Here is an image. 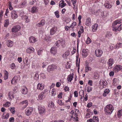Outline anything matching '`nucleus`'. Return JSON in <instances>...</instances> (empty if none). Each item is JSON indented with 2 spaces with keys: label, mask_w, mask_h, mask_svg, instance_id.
Wrapping results in <instances>:
<instances>
[{
  "label": "nucleus",
  "mask_w": 122,
  "mask_h": 122,
  "mask_svg": "<svg viewBox=\"0 0 122 122\" xmlns=\"http://www.w3.org/2000/svg\"><path fill=\"white\" fill-rule=\"evenodd\" d=\"M122 22V20L118 19L113 22L112 24V30L115 32L120 31L122 29V23L119 24Z\"/></svg>",
  "instance_id": "nucleus-1"
},
{
  "label": "nucleus",
  "mask_w": 122,
  "mask_h": 122,
  "mask_svg": "<svg viewBox=\"0 0 122 122\" xmlns=\"http://www.w3.org/2000/svg\"><path fill=\"white\" fill-rule=\"evenodd\" d=\"M114 109L113 106L111 104L107 105L105 107L104 112L106 115L111 114Z\"/></svg>",
  "instance_id": "nucleus-2"
},
{
  "label": "nucleus",
  "mask_w": 122,
  "mask_h": 122,
  "mask_svg": "<svg viewBox=\"0 0 122 122\" xmlns=\"http://www.w3.org/2000/svg\"><path fill=\"white\" fill-rule=\"evenodd\" d=\"M60 44L62 47H64L65 45V41L64 40L62 39L61 40H58L56 41L55 44V46L58 47H59Z\"/></svg>",
  "instance_id": "nucleus-3"
},
{
  "label": "nucleus",
  "mask_w": 122,
  "mask_h": 122,
  "mask_svg": "<svg viewBox=\"0 0 122 122\" xmlns=\"http://www.w3.org/2000/svg\"><path fill=\"white\" fill-rule=\"evenodd\" d=\"M57 67L56 65L52 64L48 66L47 68V70L49 72L53 71L55 69H57Z\"/></svg>",
  "instance_id": "nucleus-4"
},
{
  "label": "nucleus",
  "mask_w": 122,
  "mask_h": 122,
  "mask_svg": "<svg viewBox=\"0 0 122 122\" xmlns=\"http://www.w3.org/2000/svg\"><path fill=\"white\" fill-rule=\"evenodd\" d=\"M39 112L41 115H43L45 112V107L41 105H39L38 107Z\"/></svg>",
  "instance_id": "nucleus-5"
},
{
  "label": "nucleus",
  "mask_w": 122,
  "mask_h": 122,
  "mask_svg": "<svg viewBox=\"0 0 122 122\" xmlns=\"http://www.w3.org/2000/svg\"><path fill=\"white\" fill-rule=\"evenodd\" d=\"M120 71H122V66L117 65L113 68V71L115 73H117Z\"/></svg>",
  "instance_id": "nucleus-6"
},
{
  "label": "nucleus",
  "mask_w": 122,
  "mask_h": 122,
  "mask_svg": "<svg viewBox=\"0 0 122 122\" xmlns=\"http://www.w3.org/2000/svg\"><path fill=\"white\" fill-rule=\"evenodd\" d=\"M96 56L98 57H101L103 53L102 50L99 49H97L95 51Z\"/></svg>",
  "instance_id": "nucleus-7"
},
{
  "label": "nucleus",
  "mask_w": 122,
  "mask_h": 122,
  "mask_svg": "<svg viewBox=\"0 0 122 122\" xmlns=\"http://www.w3.org/2000/svg\"><path fill=\"white\" fill-rule=\"evenodd\" d=\"M20 28L21 27L19 25L14 26L12 28V31L14 33L18 32L20 30Z\"/></svg>",
  "instance_id": "nucleus-8"
},
{
  "label": "nucleus",
  "mask_w": 122,
  "mask_h": 122,
  "mask_svg": "<svg viewBox=\"0 0 122 122\" xmlns=\"http://www.w3.org/2000/svg\"><path fill=\"white\" fill-rule=\"evenodd\" d=\"M33 111V109L32 107H28L26 108L25 110L26 114L29 116L31 114Z\"/></svg>",
  "instance_id": "nucleus-9"
},
{
  "label": "nucleus",
  "mask_w": 122,
  "mask_h": 122,
  "mask_svg": "<svg viewBox=\"0 0 122 122\" xmlns=\"http://www.w3.org/2000/svg\"><path fill=\"white\" fill-rule=\"evenodd\" d=\"M11 17L13 19H16L18 17L17 12L15 11H12L11 13Z\"/></svg>",
  "instance_id": "nucleus-10"
},
{
  "label": "nucleus",
  "mask_w": 122,
  "mask_h": 122,
  "mask_svg": "<svg viewBox=\"0 0 122 122\" xmlns=\"http://www.w3.org/2000/svg\"><path fill=\"white\" fill-rule=\"evenodd\" d=\"M99 84L102 86V88H105L107 84V82L105 81L101 80L99 81Z\"/></svg>",
  "instance_id": "nucleus-11"
},
{
  "label": "nucleus",
  "mask_w": 122,
  "mask_h": 122,
  "mask_svg": "<svg viewBox=\"0 0 122 122\" xmlns=\"http://www.w3.org/2000/svg\"><path fill=\"white\" fill-rule=\"evenodd\" d=\"M113 60L112 58H110L108 60L107 62V64L108 65V69H110L112 68V64L113 63Z\"/></svg>",
  "instance_id": "nucleus-12"
},
{
  "label": "nucleus",
  "mask_w": 122,
  "mask_h": 122,
  "mask_svg": "<svg viewBox=\"0 0 122 122\" xmlns=\"http://www.w3.org/2000/svg\"><path fill=\"white\" fill-rule=\"evenodd\" d=\"M88 50L87 49H83L82 50V55L83 57H85L88 55Z\"/></svg>",
  "instance_id": "nucleus-13"
},
{
  "label": "nucleus",
  "mask_w": 122,
  "mask_h": 122,
  "mask_svg": "<svg viewBox=\"0 0 122 122\" xmlns=\"http://www.w3.org/2000/svg\"><path fill=\"white\" fill-rule=\"evenodd\" d=\"M18 78L17 76H15L12 79L11 83L13 84H16L18 81Z\"/></svg>",
  "instance_id": "nucleus-14"
},
{
  "label": "nucleus",
  "mask_w": 122,
  "mask_h": 122,
  "mask_svg": "<svg viewBox=\"0 0 122 122\" xmlns=\"http://www.w3.org/2000/svg\"><path fill=\"white\" fill-rule=\"evenodd\" d=\"M51 53L53 55H55L57 53V49L56 47H52L50 49Z\"/></svg>",
  "instance_id": "nucleus-15"
},
{
  "label": "nucleus",
  "mask_w": 122,
  "mask_h": 122,
  "mask_svg": "<svg viewBox=\"0 0 122 122\" xmlns=\"http://www.w3.org/2000/svg\"><path fill=\"white\" fill-rule=\"evenodd\" d=\"M57 29V27L56 26L52 27L50 30V34L53 35L56 32Z\"/></svg>",
  "instance_id": "nucleus-16"
},
{
  "label": "nucleus",
  "mask_w": 122,
  "mask_h": 122,
  "mask_svg": "<svg viewBox=\"0 0 122 122\" xmlns=\"http://www.w3.org/2000/svg\"><path fill=\"white\" fill-rule=\"evenodd\" d=\"M28 92V90L25 86H24L22 88V93L24 94H27Z\"/></svg>",
  "instance_id": "nucleus-17"
},
{
  "label": "nucleus",
  "mask_w": 122,
  "mask_h": 122,
  "mask_svg": "<svg viewBox=\"0 0 122 122\" xmlns=\"http://www.w3.org/2000/svg\"><path fill=\"white\" fill-rule=\"evenodd\" d=\"M29 40L30 43H34L36 41V39L33 36L30 37L29 38Z\"/></svg>",
  "instance_id": "nucleus-18"
},
{
  "label": "nucleus",
  "mask_w": 122,
  "mask_h": 122,
  "mask_svg": "<svg viewBox=\"0 0 122 122\" xmlns=\"http://www.w3.org/2000/svg\"><path fill=\"white\" fill-rule=\"evenodd\" d=\"M45 23V21L44 20H42L40 23L37 24L36 25L38 27H41Z\"/></svg>",
  "instance_id": "nucleus-19"
},
{
  "label": "nucleus",
  "mask_w": 122,
  "mask_h": 122,
  "mask_svg": "<svg viewBox=\"0 0 122 122\" xmlns=\"http://www.w3.org/2000/svg\"><path fill=\"white\" fill-rule=\"evenodd\" d=\"M34 51V49L32 47H30L27 49L26 52L28 53H30L33 52Z\"/></svg>",
  "instance_id": "nucleus-20"
},
{
  "label": "nucleus",
  "mask_w": 122,
  "mask_h": 122,
  "mask_svg": "<svg viewBox=\"0 0 122 122\" xmlns=\"http://www.w3.org/2000/svg\"><path fill=\"white\" fill-rule=\"evenodd\" d=\"M44 86L42 84L39 83L37 85V89L38 90H43L44 88Z\"/></svg>",
  "instance_id": "nucleus-21"
},
{
  "label": "nucleus",
  "mask_w": 122,
  "mask_h": 122,
  "mask_svg": "<svg viewBox=\"0 0 122 122\" xmlns=\"http://www.w3.org/2000/svg\"><path fill=\"white\" fill-rule=\"evenodd\" d=\"M59 6L61 8L65 6L66 4L65 3L64 1H60L59 3Z\"/></svg>",
  "instance_id": "nucleus-22"
},
{
  "label": "nucleus",
  "mask_w": 122,
  "mask_h": 122,
  "mask_svg": "<svg viewBox=\"0 0 122 122\" xmlns=\"http://www.w3.org/2000/svg\"><path fill=\"white\" fill-rule=\"evenodd\" d=\"M46 95L44 94V92H41L40 93L38 96V98L40 100H42L45 97Z\"/></svg>",
  "instance_id": "nucleus-23"
},
{
  "label": "nucleus",
  "mask_w": 122,
  "mask_h": 122,
  "mask_svg": "<svg viewBox=\"0 0 122 122\" xmlns=\"http://www.w3.org/2000/svg\"><path fill=\"white\" fill-rule=\"evenodd\" d=\"M104 5L105 7L107 8L110 9L112 7L111 4H110L109 2L107 1L106 2Z\"/></svg>",
  "instance_id": "nucleus-24"
},
{
  "label": "nucleus",
  "mask_w": 122,
  "mask_h": 122,
  "mask_svg": "<svg viewBox=\"0 0 122 122\" xmlns=\"http://www.w3.org/2000/svg\"><path fill=\"white\" fill-rule=\"evenodd\" d=\"M98 26V25L97 24H96L93 25L92 27V31L93 32H95L97 29Z\"/></svg>",
  "instance_id": "nucleus-25"
},
{
  "label": "nucleus",
  "mask_w": 122,
  "mask_h": 122,
  "mask_svg": "<svg viewBox=\"0 0 122 122\" xmlns=\"http://www.w3.org/2000/svg\"><path fill=\"white\" fill-rule=\"evenodd\" d=\"M38 8L36 6L33 7L31 9V12L32 13H36L38 11Z\"/></svg>",
  "instance_id": "nucleus-26"
},
{
  "label": "nucleus",
  "mask_w": 122,
  "mask_h": 122,
  "mask_svg": "<svg viewBox=\"0 0 122 122\" xmlns=\"http://www.w3.org/2000/svg\"><path fill=\"white\" fill-rule=\"evenodd\" d=\"M7 45L9 47H11L13 45V42L10 40H9L7 41Z\"/></svg>",
  "instance_id": "nucleus-27"
},
{
  "label": "nucleus",
  "mask_w": 122,
  "mask_h": 122,
  "mask_svg": "<svg viewBox=\"0 0 122 122\" xmlns=\"http://www.w3.org/2000/svg\"><path fill=\"white\" fill-rule=\"evenodd\" d=\"M20 104H25L24 107H23V108H24L26 107L28 104V103L27 100H25L23 101L20 102Z\"/></svg>",
  "instance_id": "nucleus-28"
},
{
  "label": "nucleus",
  "mask_w": 122,
  "mask_h": 122,
  "mask_svg": "<svg viewBox=\"0 0 122 122\" xmlns=\"http://www.w3.org/2000/svg\"><path fill=\"white\" fill-rule=\"evenodd\" d=\"M110 90L108 89H106L104 92V93L103 94V96L104 97H106L107 95L109 93Z\"/></svg>",
  "instance_id": "nucleus-29"
},
{
  "label": "nucleus",
  "mask_w": 122,
  "mask_h": 122,
  "mask_svg": "<svg viewBox=\"0 0 122 122\" xmlns=\"http://www.w3.org/2000/svg\"><path fill=\"white\" fill-rule=\"evenodd\" d=\"M23 62L25 65L27 66L30 64V62L28 61V59L27 57H26L25 59L23 60Z\"/></svg>",
  "instance_id": "nucleus-30"
},
{
  "label": "nucleus",
  "mask_w": 122,
  "mask_h": 122,
  "mask_svg": "<svg viewBox=\"0 0 122 122\" xmlns=\"http://www.w3.org/2000/svg\"><path fill=\"white\" fill-rule=\"evenodd\" d=\"M86 24V25L88 26L91 25V19L90 18H88L87 19Z\"/></svg>",
  "instance_id": "nucleus-31"
},
{
  "label": "nucleus",
  "mask_w": 122,
  "mask_h": 122,
  "mask_svg": "<svg viewBox=\"0 0 122 122\" xmlns=\"http://www.w3.org/2000/svg\"><path fill=\"white\" fill-rule=\"evenodd\" d=\"M9 116V114L7 113L5 114V113H3L2 115V118L4 119H8Z\"/></svg>",
  "instance_id": "nucleus-32"
},
{
  "label": "nucleus",
  "mask_w": 122,
  "mask_h": 122,
  "mask_svg": "<svg viewBox=\"0 0 122 122\" xmlns=\"http://www.w3.org/2000/svg\"><path fill=\"white\" fill-rule=\"evenodd\" d=\"M5 74L4 75V77L5 80H6L8 78V72L5 70L4 71Z\"/></svg>",
  "instance_id": "nucleus-33"
},
{
  "label": "nucleus",
  "mask_w": 122,
  "mask_h": 122,
  "mask_svg": "<svg viewBox=\"0 0 122 122\" xmlns=\"http://www.w3.org/2000/svg\"><path fill=\"white\" fill-rule=\"evenodd\" d=\"M73 78V75H72L70 74L68 76V78H67V80L68 81L71 82Z\"/></svg>",
  "instance_id": "nucleus-34"
},
{
  "label": "nucleus",
  "mask_w": 122,
  "mask_h": 122,
  "mask_svg": "<svg viewBox=\"0 0 122 122\" xmlns=\"http://www.w3.org/2000/svg\"><path fill=\"white\" fill-rule=\"evenodd\" d=\"M94 76L96 79H97L99 77V75L97 72L94 73Z\"/></svg>",
  "instance_id": "nucleus-35"
},
{
  "label": "nucleus",
  "mask_w": 122,
  "mask_h": 122,
  "mask_svg": "<svg viewBox=\"0 0 122 122\" xmlns=\"http://www.w3.org/2000/svg\"><path fill=\"white\" fill-rule=\"evenodd\" d=\"M91 67H89L87 65H86V66L85 71L86 72H88L89 71H91Z\"/></svg>",
  "instance_id": "nucleus-36"
},
{
  "label": "nucleus",
  "mask_w": 122,
  "mask_h": 122,
  "mask_svg": "<svg viewBox=\"0 0 122 122\" xmlns=\"http://www.w3.org/2000/svg\"><path fill=\"white\" fill-rule=\"evenodd\" d=\"M117 115L118 117H120L122 115V109L118 111Z\"/></svg>",
  "instance_id": "nucleus-37"
},
{
  "label": "nucleus",
  "mask_w": 122,
  "mask_h": 122,
  "mask_svg": "<svg viewBox=\"0 0 122 122\" xmlns=\"http://www.w3.org/2000/svg\"><path fill=\"white\" fill-rule=\"evenodd\" d=\"M9 109L10 110L12 114H14L15 113V110L14 109V107H10L9 108Z\"/></svg>",
  "instance_id": "nucleus-38"
},
{
  "label": "nucleus",
  "mask_w": 122,
  "mask_h": 122,
  "mask_svg": "<svg viewBox=\"0 0 122 122\" xmlns=\"http://www.w3.org/2000/svg\"><path fill=\"white\" fill-rule=\"evenodd\" d=\"M79 95L81 96V99L82 98V97H84V92L83 90H81L80 91L79 93Z\"/></svg>",
  "instance_id": "nucleus-39"
},
{
  "label": "nucleus",
  "mask_w": 122,
  "mask_h": 122,
  "mask_svg": "<svg viewBox=\"0 0 122 122\" xmlns=\"http://www.w3.org/2000/svg\"><path fill=\"white\" fill-rule=\"evenodd\" d=\"M5 21L4 26L5 27H6L9 24V21L8 19H6L5 20Z\"/></svg>",
  "instance_id": "nucleus-40"
},
{
  "label": "nucleus",
  "mask_w": 122,
  "mask_h": 122,
  "mask_svg": "<svg viewBox=\"0 0 122 122\" xmlns=\"http://www.w3.org/2000/svg\"><path fill=\"white\" fill-rule=\"evenodd\" d=\"M67 52L68 53L66 54V53L64 54L63 55L62 57H63L64 58H66L67 56H68L70 54L69 52Z\"/></svg>",
  "instance_id": "nucleus-41"
},
{
  "label": "nucleus",
  "mask_w": 122,
  "mask_h": 122,
  "mask_svg": "<svg viewBox=\"0 0 122 122\" xmlns=\"http://www.w3.org/2000/svg\"><path fill=\"white\" fill-rule=\"evenodd\" d=\"M52 95L54 96L56 94V90L55 89H53L51 91Z\"/></svg>",
  "instance_id": "nucleus-42"
},
{
  "label": "nucleus",
  "mask_w": 122,
  "mask_h": 122,
  "mask_svg": "<svg viewBox=\"0 0 122 122\" xmlns=\"http://www.w3.org/2000/svg\"><path fill=\"white\" fill-rule=\"evenodd\" d=\"M39 76L38 73H36L35 75L34 78V79L36 80H37L39 79Z\"/></svg>",
  "instance_id": "nucleus-43"
},
{
  "label": "nucleus",
  "mask_w": 122,
  "mask_h": 122,
  "mask_svg": "<svg viewBox=\"0 0 122 122\" xmlns=\"http://www.w3.org/2000/svg\"><path fill=\"white\" fill-rule=\"evenodd\" d=\"M55 14L57 18H59V12L58 11H56L55 12Z\"/></svg>",
  "instance_id": "nucleus-44"
},
{
  "label": "nucleus",
  "mask_w": 122,
  "mask_h": 122,
  "mask_svg": "<svg viewBox=\"0 0 122 122\" xmlns=\"http://www.w3.org/2000/svg\"><path fill=\"white\" fill-rule=\"evenodd\" d=\"M87 91L88 92H89L91 91L92 89V88L90 86H89L87 87Z\"/></svg>",
  "instance_id": "nucleus-45"
},
{
  "label": "nucleus",
  "mask_w": 122,
  "mask_h": 122,
  "mask_svg": "<svg viewBox=\"0 0 122 122\" xmlns=\"http://www.w3.org/2000/svg\"><path fill=\"white\" fill-rule=\"evenodd\" d=\"M91 42V40L88 37L87 40L86 42L87 44H89Z\"/></svg>",
  "instance_id": "nucleus-46"
},
{
  "label": "nucleus",
  "mask_w": 122,
  "mask_h": 122,
  "mask_svg": "<svg viewBox=\"0 0 122 122\" xmlns=\"http://www.w3.org/2000/svg\"><path fill=\"white\" fill-rule=\"evenodd\" d=\"M57 103L61 105H62L64 104V103L62 102V101L60 100H58Z\"/></svg>",
  "instance_id": "nucleus-47"
},
{
  "label": "nucleus",
  "mask_w": 122,
  "mask_h": 122,
  "mask_svg": "<svg viewBox=\"0 0 122 122\" xmlns=\"http://www.w3.org/2000/svg\"><path fill=\"white\" fill-rule=\"evenodd\" d=\"M78 61L77 58V59L76 60V66H78V72H79V62H78V63H77V61Z\"/></svg>",
  "instance_id": "nucleus-48"
},
{
  "label": "nucleus",
  "mask_w": 122,
  "mask_h": 122,
  "mask_svg": "<svg viewBox=\"0 0 122 122\" xmlns=\"http://www.w3.org/2000/svg\"><path fill=\"white\" fill-rule=\"evenodd\" d=\"M9 120L10 122H14V118L13 117H10L9 119Z\"/></svg>",
  "instance_id": "nucleus-49"
},
{
  "label": "nucleus",
  "mask_w": 122,
  "mask_h": 122,
  "mask_svg": "<svg viewBox=\"0 0 122 122\" xmlns=\"http://www.w3.org/2000/svg\"><path fill=\"white\" fill-rule=\"evenodd\" d=\"M24 19H25V20H26L25 22H26L27 23L29 21V20L28 19V17L27 16H24Z\"/></svg>",
  "instance_id": "nucleus-50"
},
{
  "label": "nucleus",
  "mask_w": 122,
  "mask_h": 122,
  "mask_svg": "<svg viewBox=\"0 0 122 122\" xmlns=\"http://www.w3.org/2000/svg\"><path fill=\"white\" fill-rule=\"evenodd\" d=\"M76 0H71V2L74 6H75V4L76 3Z\"/></svg>",
  "instance_id": "nucleus-51"
},
{
  "label": "nucleus",
  "mask_w": 122,
  "mask_h": 122,
  "mask_svg": "<svg viewBox=\"0 0 122 122\" xmlns=\"http://www.w3.org/2000/svg\"><path fill=\"white\" fill-rule=\"evenodd\" d=\"M114 72L113 71H111L109 73L110 76H113L114 75Z\"/></svg>",
  "instance_id": "nucleus-52"
},
{
  "label": "nucleus",
  "mask_w": 122,
  "mask_h": 122,
  "mask_svg": "<svg viewBox=\"0 0 122 122\" xmlns=\"http://www.w3.org/2000/svg\"><path fill=\"white\" fill-rule=\"evenodd\" d=\"M74 93L75 97H77L78 95L77 92L76 91H75L74 92Z\"/></svg>",
  "instance_id": "nucleus-53"
},
{
  "label": "nucleus",
  "mask_w": 122,
  "mask_h": 122,
  "mask_svg": "<svg viewBox=\"0 0 122 122\" xmlns=\"http://www.w3.org/2000/svg\"><path fill=\"white\" fill-rule=\"evenodd\" d=\"M42 52V51L41 50H39L37 51V54L38 55L40 56L41 55Z\"/></svg>",
  "instance_id": "nucleus-54"
},
{
  "label": "nucleus",
  "mask_w": 122,
  "mask_h": 122,
  "mask_svg": "<svg viewBox=\"0 0 122 122\" xmlns=\"http://www.w3.org/2000/svg\"><path fill=\"white\" fill-rule=\"evenodd\" d=\"M26 3V2L25 1H24L21 4V7H23L25 5Z\"/></svg>",
  "instance_id": "nucleus-55"
},
{
  "label": "nucleus",
  "mask_w": 122,
  "mask_h": 122,
  "mask_svg": "<svg viewBox=\"0 0 122 122\" xmlns=\"http://www.w3.org/2000/svg\"><path fill=\"white\" fill-rule=\"evenodd\" d=\"M49 0H44V2L45 5H47L48 4Z\"/></svg>",
  "instance_id": "nucleus-56"
},
{
  "label": "nucleus",
  "mask_w": 122,
  "mask_h": 122,
  "mask_svg": "<svg viewBox=\"0 0 122 122\" xmlns=\"http://www.w3.org/2000/svg\"><path fill=\"white\" fill-rule=\"evenodd\" d=\"M62 92H60L58 95V97L59 98L61 99L62 98Z\"/></svg>",
  "instance_id": "nucleus-57"
},
{
  "label": "nucleus",
  "mask_w": 122,
  "mask_h": 122,
  "mask_svg": "<svg viewBox=\"0 0 122 122\" xmlns=\"http://www.w3.org/2000/svg\"><path fill=\"white\" fill-rule=\"evenodd\" d=\"M92 103L91 102H90L87 104V107L88 108H90L91 107L92 105Z\"/></svg>",
  "instance_id": "nucleus-58"
},
{
  "label": "nucleus",
  "mask_w": 122,
  "mask_h": 122,
  "mask_svg": "<svg viewBox=\"0 0 122 122\" xmlns=\"http://www.w3.org/2000/svg\"><path fill=\"white\" fill-rule=\"evenodd\" d=\"M92 81L91 80H89L88 81V84H89L91 86H92Z\"/></svg>",
  "instance_id": "nucleus-59"
},
{
  "label": "nucleus",
  "mask_w": 122,
  "mask_h": 122,
  "mask_svg": "<svg viewBox=\"0 0 122 122\" xmlns=\"http://www.w3.org/2000/svg\"><path fill=\"white\" fill-rule=\"evenodd\" d=\"M40 75L43 78H44L45 77V76L44 73H41L40 74Z\"/></svg>",
  "instance_id": "nucleus-60"
},
{
  "label": "nucleus",
  "mask_w": 122,
  "mask_h": 122,
  "mask_svg": "<svg viewBox=\"0 0 122 122\" xmlns=\"http://www.w3.org/2000/svg\"><path fill=\"white\" fill-rule=\"evenodd\" d=\"M61 84L59 82H57L56 84V86L57 87H59L60 86Z\"/></svg>",
  "instance_id": "nucleus-61"
},
{
  "label": "nucleus",
  "mask_w": 122,
  "mask_h": 122,
  "mask_svg": "<svg viewBox=\"0 0 122 122\" xmlns=\"http://www.w3.org/2000/svg\"><path fill=\"white\" fill-rule=\"evenodd\" d=\"M80 31H81V33H83V27L82 26H81L80 27Z\"/></svg>",
  "instance_id": "nucleus-62"
},
{
  "label": "nucleus",
  "mask_w": 122,
  "mask_h": 122,
  "mask_svg": "<svg viewBox=\"0 0 122 122\" xmlns=\"http://www.w3.org/2000/svg\"><path fill=\"white\" fill-rule=\"evenodd\" d=\"M76 51V50L73 49V50L71 52V53L72 54H74Z\"/></svg>",
  "instance_id": "nucleus-63"
},
{
  "label": "nucleus",
  "mask_w": 122,
  "mask_h": 122,
  "mask_svg": "<svg viewBox=\"0 0 122 122\" xmlns=\"http://www.w3.org/2000/svg\"><path fill=\"white\" fill-rule=\"evenodd\" d=\"M76 22H74L72 23L71 25H72V26L73 25L75 26L76 25Z\"/></svg>",
  "instance_id": "nucleus-64"
}]
</instances>
